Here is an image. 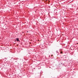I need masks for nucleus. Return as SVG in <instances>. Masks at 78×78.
<instances>
[{
  "instance_id": "nucleus-1",
  "label": "nucleus",
  "mask_w": 78,
  "mask_h": 78,
  "mask_svg": "<svg viewBox=\"0 0 78 78\" xmlns=\"http://www.w3.org/2000/svg\"><path fill=\"white\" fill-rule=\"evenodd\" d=\"M16 41H19V42H20V41H19V39L17 38H16Z\"/></svg>"
},
{
  "instance_id": "nucleus-2",
  "label": "nucleus",
  "mask_w": 78,
  "mask_h": 78,
  "mask_svg": "<svg viewBox=\"0 0 78 78\" xmlns=\"http://www.w3.org/2000/svg\"><path fill=\"white\" fill-rule=\"evenodd\" d=\"M61 53L62 54V52H61Z\"/></svg>"
},
{
  "instance_id": "nucleus-3",
  "label": "nucleus",
  "mask_w": 78,
  "mask_h": 78,
  "mask_svg": "<svg viewBox=\"0 0 78 78\" xmlns=\"http://www.w3.org/2000/svg\"><path fill=\"white\" fill-rule=\"evenodd\" d=\"M17 46H18V44H17Z\"/></svg>"
},
{
  "instance_id": "nucleus-4",
  "label": "nucleus",
  "mask_w": 78,
  "mask_h": 78,
  "mask_svg": "<svg viewBox=\"0 0 78 78\" xmlns=\"http://www.w3.org/2000/svg\"><path fill=\"white\" fill-rule=\"evenodd\" d=\"M53 56V55H51V56Z\"/></svg>"
}]
</instances>
